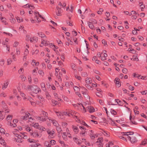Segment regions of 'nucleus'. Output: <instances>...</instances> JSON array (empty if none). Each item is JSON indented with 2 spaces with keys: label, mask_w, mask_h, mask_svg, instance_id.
Listing matches in <instances>:
<instances>
[{
  "label": "nucleus",
  "mask_w": 147,
  "mask_h": 147,
  "mask_svg": "<svg viewBox=\"0 0 147 147\" xmlns=\"http://www.w3.org/2000/svg\"><path fill=\"white\" fill-rule=\"evenodd\" d=\"M134 134V133L133 131L123 132L121 133L123 136H126L127 138L132 143H135L137 141V140L135 136L130 137L129 136V135H132Z\"/></svg>",
  "instance_id": "nucleus-1"
},
{
  "label": "nucleus",
  "mask_w": 147,
  "mask_h": 147,
  "mask_svg": "<svg viewBox=\"0 0 147 147\" xmlns=\"http://www.w3.org/2000/svg\"><path fill=\"white\" fill-rule=\"evenodd\" d=\"M26 89L28 90H31L36 94H37L41 91L40 89L37 86L35 85L28 86Z\"/></svg>",
  "instance_id": "nucleus-2"
},
{
  "label": "nucleus",
  "mask_w": 147,
  "mask_h": 147,
  "mask_svg": "<svg viewBox=\"0 0 147 147\" xmlns=\"http://www.w3.org/2000/svg\"><path fill=\"white\" fill-rule=\"evenodd\" d=\"M13 134L16 137L15 138V140L16 142L19 143L21 142H22L23 140L21 138H20V136L18 134V131L17 130H15V131L13 132Z\"/></svg>",
  "instance_id": "nucleus-3"
},
{
  "label": "nucleus",
  "mask_w": 147,
  "mask_h": 147,
  "mask_svg": "<svg viewBox=\"0 0 147 147\" xmlns=\"http://www.w3.org/2000/svg\"><path fill=\"white\" fill-rule=\"evenodd\" d=\"M31 126L37 129H38L40 130H42V131H45L46 130L45 128L44 127L39 125L38 123H33L31 124Z\"/></svg>",
  "instance_id": "nucleus-4"
},
{
  "label": "nucleus",
  "mask_w": 147,
  "mask_h": 147,
  "mask_svg": "<svg viewBox=\"0 0 147 147\" xmlns=\"http://www.w3.org/2000/svg\"><path fill=\"white\" fill-rule=\"evenodd\" d=\"M30 135L34 138H40L42 136V134L38 133L37 130L32 131L30 134Z\"/></svg>",
  "instance_id": "nucleus-5"
},
{
  "label": "nucleus",
  "mask_w": 147,
  "mask_h": 147,
  "mask_svg": "<svg viewBox=\"0 0 147 147\" xmlns=\"http://www.w3.org/2000/svg\"><path fill=\"white\" fill-rule=\"evenodd\" d=\"M70 111L71 112V115H74L75 116L74 118L76 121L78 122H80V119L79 118V114L72 110H70Z\"/></svg>",
  "instance_id": "nucleus-6"
},
{
  "label": "nucleus",
  "mask_w": 147,
  "mask_h": 147,
  "mask_svg": "<svg viewBox=\"0 0 147 147\" xmlns=\"http://www.w3.org/2000/svg\"><path fill=\"white\" fill-rule=\"evenodd\" d=\"M85 103H84L83 104H80L78 103L77 104H73L74 106H77L79 108V109H83L82 112L85 113L86 112V109L84 106L85 105Z\"/></svg>",
  "instance_id": "nucleus-7"
},
{
  "label": "nucleus",
  "mask_w": 147,
  "mask_h": 147,
  "mask_svg": "<svg viewBox=\"0 0 147 147\" xmlns=\"http://www.w3.org/2000/svg\"><path fill=\"white\" fill-rule=\"evenodd\" d=\"M47 132L49 135L48 136L49 138H53L55 137V134L54 130H50L48 129L47 130Z\"/></svg>",
  "instance_id": "nucleus-8"
},
{
  "label": "nucleus",
  "mask_w": 147,
  "mask_h": 147,
  "mask_svg": "<svg viewBox=\"0 0 147 147\" xmlns=\"http://www.w3.org/2000/svg\"><path fill=\"white\" fill-rule=\"evenodd\" d=\"M79 128L81 130L80 133V135L81 137H84L85 136L86 133V129L83 126H80Z\"/></svg>",
  "instance_id": "nucleus-9"
},
{
  "label": "nucleus",
  "mask_w": 147,
  "mask_h": 147,
  "mask_svg": "<svg viewBox=\"0 0 147 147\" xmlns=\"http://www.w3.org/2000/svg\"><path fill=\"white\" fill-rule=\"evenodd\" d=\"M55 12L57 16H60L61 15L62 10L61 8L57 6L56 7Z\"/></svg>",
  "instance_id": "nucleus-10"
},
{
  "label": "nucleus",
  "mask_w": 147,
  "mask_h": 147,
  "mask_svg": "<svg viewBox=\"0 0 147 147\" xmlns=\"http://www.w3.org/2000/svg\"><path fill=\"white\" fill-rule=\"evenodd\" d=\"M35 118L37 121H40L41 122L46 121V118H43L42 114L40 115V117L36 116Z\"/></svg>",
  "instance_id": "nucleus-11"
},
{
  "label": "nucleus",
  "mask_w": 147,
  "mask_h": 147,
  "mask_svg": "<svg viewBox=\"0 0 147 147\" xmlns=\"http://www.w3.org/2000/svg\"><path fill=\"white\" fill-rule=\"evenodd\" d=\"M89 135L92 139H94L96 137H98V136L93 134V132L92 130H90L89 132Z\"/></svg>",
  "instance_id": "nucleus-12"
},
{
  "label": "nucleus",
  "mask_w": 147,
  "mask_h": 147,
  "mask_svg": "<svg viewBox=\"0 0 147 147\" xmlns=\"http://www.w3.org/2000/svg\"><path fill=\"white\" fill-rule=\"evenodd\" d=\"M55 113L59 118L62 119L64 118V116H63L62 112H60L59 111H55Z\"/></svg>",
  "instance_id": "nucleus-13"
},
{
  "label": "nucleus",
  "mask_w": 147,
  "mask_h": 147,
  "mask_svg": "<svg viewBox=\"0 0 147 147\" xmlns=\"http://www.w3.org/2000/svg\"><path fill=\"white\" fill-rule=\"evenodd\" d=\"M48 120H49V121H51L53 125L56 127L58 126V125H59L58 123H57V121L53 119H49L48 120ZM48 121H47L48 122Z\"/></svg>",
  "instance_id": "nucleus-14"
},
{
  "label": "nucleus",
  "mask_w": 147,
  "mask_h": 147,
  "mask_svg": "<svg viewBox=\"0 0 147 147\" xmlns=\"http://www.w3.org/2000/svg\"><path fill=\"white\" fill-rule=\"evenodd\" d=\"M84 90L82 92V94H83L84 97L87 99H89V96L87 94V90L84 88Z\"/></svg>",
  "instance_id": "nucleus-15"
},
{
  "label": "nucleus",
  "mask_w": 147,
  "mask_h": 147,
  "mask_svg": "<svg viewBox=\"0 0 147 147\" xmlns=\"http://www.w3.org/2000/svg\"><path fill=\"white\" fill-rule=\"evenodd\" d=\"M49 47L55 51H56V50L58 49V47L52 43L49 44Z\"/></svg>",
  "instance_id": "nucleus-16"
},
{
  "label": "nucleus",
  "mask_w": 147,
  "mask_h": 147,
  "mask_svg": "<svg viewBox=\"0 0 147 147\" xmlns=\"http://www.w3.org/2000/svg\"><path fill=\"white\" fill-rule=\"evenodd\" d=\"M22 126L23 128H25L26 131L29 132L30 134L32 131L30 129V127H29L28 125H23Z\"/></svg>",
  "instance_id": "nucleus-17"
},
{
  "label": "nucleus",
  "mask_w": 147,
  "mask_h": 147,
  "mask_svg": "<svg viewBox=\"0 0 147 147\" xmlns=\"http://www.w3.org/2000/svg\"><path fill=\"white\" fill-rule=\"evenodd\" d=\"M63 139L65 141H67L68 140L67 137L66 132L63 133L61 134Z\"/></svg>",
  "instance_id": "nucleus-18"
},
{
  "label": "nucleus",
  "mask_w": 147,
  "mask_h": 147,
  "mask_svg": "<svg viewBox=\"0 0 147 147\" xmlns=\"http://www.w3.org/2000/svg\"><path fill=\"white\" fill-rule=\"evenodd\" d=\"M30 115V114L28 112H26L24 116H22L21 117L22 119L26 120L27 119L28 117H29Z\"/></svg>",
  "instance_id": "nucleus-19"
},
{
  "label": "nucleus",
  "mask_w": 147,
  "mask_h": 147,
  "mask_svg": "<svg viewBox=\"0 0 147 147\" xmlns=\"http://www.w3.org/2000/svg\"><path fill=\"white\" fill-rule=\"evenodd\" d=\"M9 84V81L8 80H7L5 81L4 82V83L3 84V86L2 87V89L3 90H4L5 88H6L8 85Z\"/></svg>",
  "instance_id": "nucleus-20"
},
{
  "label": "nucleus",
  "mask_w": 147,
  "mask_h": 147,
  "mask_svg": "<svg viewBox=\"0 0 147 147\" xmlns=\"http://www.w3.org/2000/svg\"><path fill=\"white\" fill-rule=\"evenodd\" d=\"M92 82L91 79L90 78H87L85 80V82L86 85H89L91 84Z\"/></svg>",
  "instance_id": "nucleus-21"
},
{
  "label": "nucleus",
  "mask_w": 147,
  "mask_h": 147,
  "mask_svg": "<svg viewBox=\"0 0 147 147\" xmlns=\"http://www.w3.org/2000/svg\"><path fill=\"white\" fill-rule=\"evenodd\" d=\"M87 108L88 110L90 113H92L95 111V109L92 107L89 106H88Z\"/></svg>",
  "instance_id": "nucleus-22"
},
{
  "label": "nucleus",
  "mask_w": 147,
  "mask_h": 147,
  "mask_svg": "<svg viewBox=\"0 0 147 147\" xmlns=\"http://www.w3.org/2000/svg\"><path fill=\"white\" fill-rule=\"evenodd\" d=\"M59 142L60 144L63 147H67L68 146L65 144L64 142L62 141L61 140H59L58 141Z\"/></svg>",
  "instance_id": "nucleus-23"
},
{
  "label": "nucleus",
  "mask_w": 147,
  "mask_h": 147,
  "mask_svg": "<svg viewBox=\"0 0 147 147\" xmlns=\"http://www.w3.org/2000/svg\"><path fill=\"white\" fill-rule=\"evenodd\" d=\"M38 40V38L36 37H33L30 38V40L31 42H36Z\"/></svg>",
  "instance_id": "nucleus-24"
},
{
  "label": "nucleus",
  "mask_w": 147,
  "mask_h": 147,
  "mask_svg": "<svg viewBox=\"0 0 147 147\" xmlns=\"http://www.w3.org/2000/svg\"><path fill=\"white\" fill-rule=\"evenodd\" d=\"M115 82L117 85V86L118 87H119L121 86V84L119 82V79L118 78H116L115 79Z\"/></svg>",
  "instance_id": "nucleus-25"
},
{
  "label": "nucleus",
  "mask_w": 147,
  "mask_h": 147,
  "mask_svg": "<svg viewBox=\"0 0 147 147\" xmlns=\"http://www.w3.org/2000/svg\"><path fill=\"white\" fill-rule=\"evenodd\" d=\"M32 65L34 66H38L39 65L38 62H36V61L34 60H33L31 62Z\"/></svg>",
  "instance_id": "nucleus-26"
},
{
  "label": "nucleus",
  "mask_w": 147,
  "mask_h": 147,
  "mask_svg": "<svg viewBox=\"0 0 147 147\" xmlns=\"http://www.w3.org/2000/svg\"><path fill=\"white\" fill-rule=\"evenodd\" d=\"M72 128L73 129L74 131L76 133H77L78 132L79 130L77 127L76 126L73 125L72 126Z\"/></svg>",
  "instance_id": "nucleus-27"
},
{
  "label": "nucleus",
  "mask_w": 147,
  "mask_h": 147,
  "mask_svg": "<svg viewBox=\"0 0 147 147\" xmlns=\"http://www.w3.org/2000/svg\"><path fill=\"white\" fill-rule=\"evenodd\" d=\"M1 21L3 23L6 25L7 24V23L6 21V20L5 18L3 17H1L0 18Z\"/></svg>",
  "instance_id": "nucleus-28"
},
{
  "label": "nucleus",
  "mask_w": 147,
  "mask_h": 147,
  "mask_svg": "<svg viewBox=\"0 0 147 147\" xmlns=\"http://www.w3.org/2000/svg\"><path fill=\"white\" fill-rule=\"evenodd\" d=\"M40 86L42 90L44 91H45L46 88L45 83L43 82H42L40 84Z\"/></svg>",
  "instance_id": "nucleus-29"
},
{
  "label": "nucleus",
  "mask_w": 147,
  "mask_h": 147,
  "mask_svg": "<svg viewBox=\"0 0 147 147\" xmlns=\"http://www.w3.org/2000/svg\"><path fill=\"white\" fill-rule=\"evenodd\" d=\"M16 18L18 23H20L23 21V19L22 18H20L18 16H17Z\"/></svg>",
  "instance_id": "nucleus-30"
},
{
  "label": "nucleus",
  "mask_w": 147,
  "mask_h": 147,
  "mask_svg": "<svg viewBox=\"0 0 147 147\" xmlns=\"http://www.w3.org/2000/svg\"><path fill=\"white\" fill-rule=\"evenodd\" d=\"M44 145L47 147H51L50 144V142L48 141H45L44 143Z\"/></svg>",
  "instance_id": "nucleus-31"
},
{
  "label": "nucleus",
  "mask_w": 147,
  "mask_h": 147,
  "mask_svg": "<svg viewBox=\"0 0 147 147\" xmlns=\"http://www.w3.org/2000/svg\"><path fill=\"white\" fill-rule=\"evenodd\" d=\"M1 107L3 109H5V108L7 107L6 104L3 101H2L1 102Z\"/></svg>",
  "instance_id": "nucleus-32"
},
{
  "label": "nucleus",
  "mask_w": 147,
  "mask_h": 147,
  "mask_svg": "<svg viewBox=\"0 0 147 147\" xmlns=\"http://www.w3.org/2000/svg\"><path fill=\"white\" fill-rule=\"evenodd\" d=\"M88 25L89 28L92 29H93L94 28V26L93 25L92 23L90 22H89L88 23Z\"/></svg>",
  "instance_id": "nucleus-33"
},
{
  "label": "nucleus",
  "mask_w": 147,
  "mask_h": 147,
  "mask_svg": "<svg viewBox=\"0 0 147 147\" xmlns=\"http://www.w3.org/2000/svg\"><path fill=\"white\" fill-rule=\"evenodd\" d=\"M20 48H17L16 49V51L15 53L16 55H18L20 54Z\"/></svg>",
  "instance_id": "nucleus-34"
},
{
  "label": "nucleus",
  "mask_w": 147,
  "mask_h": 147,
  "mask_svg": "<svg viewBox=\"0 0 147 147\" xmlns=\"http://www.w3.org/2000/svg\"><path fill=\"white\" fill-rule=\"evenodd\" d=\"M107 54H104L103 56L101 57V59L102 61H105L106 59V57H107Z\"/></svg>",
  "instance_id": "nucleus-35"
},
{
  "label": "nucleus",
  "mask_w": 147,
  "mask_h": 147,
  "mask_svg": "<svg viewBox=\"0 0 147 147\" xmlns=\"http://www.w3.org/2000/svg\"><path fill=\"white\" fill-rule=\"evenodd\" d=\"M37 15H39V14L38 13H35V18H36V21L38 22H40V20L39 19V18L38 17V16Z\"/></svg>",
  "instance_id": "nucleus-36"
},
{
  "label": "nucleus",
  "mask_w": 147,
  "mask_h": 147,
  "mask_svg": "<svg viewBox=\"0 0 147 147\" xmlns=\"http://www.w3.org/2000/svg\"><path fill=\"white\" fill-rule=\"evenodd\" d=\"M3 112V111H0V121H1L3 119L5 118L4 115H2V112Z\"/></svg>",
  "instance_id": "nucleus-37"
},
{
  "label": "nucleus",
  "mask_w": 147,
  "mask_h": 147,
  "mask_svg": "<svg viewBox=\"0 0 147 147\" xmlns=\"http://www.w3.org/2000/svg\"><path fill=\"white\" fill-rule=\"evenodd\" d=\"M130 120L131 123L132 124H135V125L137 124V123L136 122V121L132 120V116H131V115H130Z\"/></svg>",
  "instance_id": "nucleus-38"
},
{
  "label": "nucleus",
  "mask_w": 147,
  "mask_h": 147,
  "mask_svg": "<svg viewBox=\"0 0 147 147\" xmlns=\"http://www.w3.org/2000/svg\"><path fill=\"white\" fill-rule=\"evenodd\" d=\"M42 115H43V117L44 118H46V120L47 119V115H48V114L46 112H45L44 111H42Z\"/></svg>",
  "instance_id": "nucleus-39"
},
{
  "label": "nucleus",
  "mask_w": 147,
  "mask_h": 147,
  "mask_svg": "<svg viewBox=\"0 0 147 147\" xmlns=\"http://www.w3.org/2000/svg\"><path fill=\"white\" fill-rule=\"evenodd\" d=\"M121 133H121V135H122V136H119V138L121 139H122L123 140H126V139L127 138V137L126 136H123L121 134Z\"/></svg>",
  "instance_id": "nucleus-40"
},
{
  "label": "nucleus",
  "mask_w": 147,
  "mask_h": 147,
  "mask_svg": "<svg viewBox=\"0 0 147 147\" xmlns=\"http://www.w3.org/2000/svg\"><path fill=\"white\" fill-rule=\"evenodd\" d=\"M134 30H133L132 31V33L134 34H137V31H139L140 30L136 29V28H134Z\"/></svg>",
  "instance_id": "nucleus-41"
},
{
  "label": "nucleus",
  "mask_w": 147,
  "mask_h": 147,
  "mask_svg": "<svg viewBox=\"0 0 147 147\" xmlns=\"http://www.w3.org/2000/svg\"><path fill=\"white\" fill-rule=\"evenodd\" d=\"M110 112L112 114L114 115H116L117 114L116 111L113 109H111L110 110Z\"/></svg>",
  "instance_id": "nucleus-42"
},
{
  "label": "nucleus",
  "mask_w": 147,
  "mask_h": 147,
  "mask_svg": "<svg viewBox=\"0 0 147 147\" xmlns=\"http://www.w3.org/2000/svg\"><path fill=\"white\" fill-rule=\"evenodd\" d=\"M53 95L55 98H57L58 99V100H61V99L60 98L58 97V95L57 93H55V92L53 94Z\"/></svg>",
  "instance_id": "nucleus-43"
},
{
  "label": "nucleus",
  "mask_w": 147,
  "mask_h": 147,
  "mask_svg": "<svg viewBox=\"0 0 147 147\" xmlns=\"http://www.w3.org/2000/svg\"><path fill=\"white\" fill-rule=\"evenodd\" d=\"M74 89L76 91V93H78V92L80 91V89L77 86H75L74 87Z\"/></svg>",
  "instance_id": "nucleus-44"
},
{
  "label": "nucleus",
  "mask_w": 147,
  "mask_h": 147,
  "mask_svg": "<svg viewBox=\"0 0 147 147\" xmlns=\"http://www.w3.org/2000/svg\"><path fill=\"white\" fill-rule=\"evenodd\" d=\"M45 95L46 96L47 98L48 99H50L51 98V96L49 94V93L48 92L46 91L45 92Z\"/></svg>",
  "instance_id": "nucleus-45"
},
{
  "label": "nucleus",
  "mask_w": 147,
  "mask_h": 147,
  "mask_svg": "<svg viewBox=\"0 0 147 147\" xmlns=\"http://www.w3.org/2000/svg\"><path fill=\"white\" fill-rule=\"evenodd\" d=\"M56 129L58 132H60L62 131V129L59 125H58V126L56 127Z\"/></svg>",
  "instance_id": "nucleus-46"
},
{
  "label": "nucleus",
  "mask_w": 147,
  "mask_h": 147,
  "mask_svg": "<svg viewBox=\"0 0 147 147\" xmlns=\"http://www.w3.org/2000/svg\"><path fill=\"white\" fill-rule=\"evenodd\" d=\"M5 63V60L3 59H1L0 61V65L3 66Z\"/></svg>",
  "instance_id": "nucleus-47"
},
{
  "label": "nucleus",
  "mask_w": 147,
  "mask_h": 147,
  "mask_svg": "<svg viewBox=\"0 0 147 147\" xmlns=\"http://www.w3.org/2000/svg\"><path fill=\"white\" fill-rule=\"evenodd\" d=\"M139 5L140 6V8L142 9H144L145 7V6L143 5V3L142 2L140 3Z\"/></svg>",
  "instance_id": "nucleus-48"
},
{
  "label": "nucleus",
  "mask_w": 147,
  "mask_h": 147,
  "mask_svg": "<svg viewBox=\"0 0 147 147\" xmlns=\"http://www.w3.org/2000/svg\"><path fill=\"white\" fill-rule=\"evenodd\" d=\"M0 143L3 145H5V142L3 139H2L0 140Z\"/></svg>",
  "instance_id": "nucleus-49"
},
{
  "label": "nucleus",
  "mask_w": 147,
  "mask_h": 147,
  "mask_svg": "<svg viewBox=\"0 0 147 147\" xmlns=\"http://www.w3.org/2000/svg\"><path fill=\"white\" fill-rule=\"evenodd\" d=\"M108 122L112 125H114L115 124V121H113L111 118H109Z\"/></svg>",
  "instance_id": "nucleus-50"
},
{
  "label": "nucleus",
  "mask_w": 147,
  "mask_h": 147,
  "mask_svg": "<svg viewBox=\"0 0 147 147\" xmlns=\"http://www.w3.org/2000/svg\"><path fill=\"white\" fill-rule=\"evenodd\" d=\"M12 118V115H9L7 116L6 119L7 121H9L11 120Z\"/></svg>",
  "instance_id": "nucleus-51"
},
{
  "label": "nucleus",
  "mask_w": 147,
  "mask_h": 147,
  "mask_svg": "<svg viewBox=\"0 0 147 147\" xmlns=\"http://www.w3.org/2000/svg\"><path fill=\"white\" fill-rule=\"evenodd\" d=\"M50 144L51 145H53L56 143V141L54 140H51L50 141Z\"/></svg>",
  "instance_id": "nucleus-52"
},
{
  "label": "nucleus",
  "mask_w": 147,
  "mask_h": 147,
  "mask_svg": "<svg viewBox=\"0 0 147 147\" xmlns=\"http://www.w3.org/2000/svg\"><path fill=\"white\" fill-rule=\"evenodd\" d=\"M28 141L30 143H34L36 142V141L32 139H29Z\"/></svg>",
  "instance_id": "nucleus-53"
},
{
  "label": "nucleus",
  "mask_w": 147,
  "mask_h": 147,
  "mask_svg": "<svg viewBox=\"0 0 147 147\" xmlns=\"http://www.w3.org/2000/svg\"><path fill=\"white\" fill-rule=\"evenodd\" d=\"M41 43L42 44H44L45 45H48L47 41H45L43 39H42Z\"/></svg>",
  "instance_id": "nucleus-54"
},
{
  "label": "nucleus",
  "mask_w": 147,
  "mask_h": 147,
  "mask_svg": "<svg viewBox=\"0 0 147 147\" xmlns=\"http://www.w3.org/2000/svg\"><path fill=\"white\" fill-rule=\"evenodd\" d=\"M10 21L11 23L13 24H14L16 22V20L15 19L13 18H10Z\"/></svg>",
  "instance_id": "nucleus-55"
},
{
  "label": "nucleus",
  "mask_w": 147,
  "mask_h": 147,
  "mask_svg": "<svg viewBox=\"0 0 147 147\" xmlns=\"http://www.w3.org/2000/svg\"><path fill=\"white\" fill-rule=\"evenodd\" d=\"M38 36L41 37H44L45 36V34L41 32H39L38 33Z\"/></svg>",
  "instance_id": "nucleus-56"
},
{
  "label": "nucleus",
  "mask_w": 147,
  "mask_h": 147,
  "mask_svg": "<svg viewBox=\"0 0 147 147\" xmlns=\"http://www.w3.org/2000/svg\"><path fill=\"white\" fill-rule=\"evenodd\" d=\"M38 68H36L35 69H34L33 71H32V74L33 75H36V74L37 73V71L38 70Z\"/></svg>",
  "instance_id": "nucleus-57"
},
{
  "label": "nucleus",
  "mask_w": 147,
  "mask_h": 147,
  "mask_svg": "<svg viewBox=\"0 0 147 147\" xmlns=\"http://www.w3.org/2000/svg\"><path fill=\"white\" fill-rule=\"evenodd\" d=\"M147 143V140L144 139L141 143V145H145Z\"/></svg>",
  "instance_id": "nucleus-58"
},
{
  "label": "nucleus",
  "mask_w": 147,
  "mask_h": 147,
  "mask_svg": "<svg viewBox=\"0 0 147 147\" xmlns=\"http://www.w3.org/2000/svg\"><path fill=\"white\" fill-rule=\"evenodd\" d=\"M20 95L24 99H26L27 98L26 96L23 93L20 92Z\"/></svg>",
  "instance_id": "nucleus-59"
},
{
  "label": "nucleus",
  "mask_w": 147,
  "mask_h": 147,
  "mask_svg": "<svg viewBox=\"0 0 147 147\" xmlns=\"http://www.w3.org/2000/svg\"><path fill=\"white\" fill-rule=\"evenodd\" d=\"M38 72L39 74L43 76L44 75V72L43 71L41 70H38Z\"/></svg>",
  "instance_id": "nucleus-60"
},
{
  "label": "nucleus",
  "mask_w": 147,
  "mask_h": 147,
  "mask_svg": "<svg viewBox=\"0 0 147 147\" xmlns=\"http://www.w3.org/2000/svg\"><path fill=\"white\" fill-rule=\"evenodd\" d=\"M103 140L102 138H99L98 139V140L96 142V143H102V141Z\"/></svg>",
  "instance_id": "nucleus-61"
},
{
  "label": "nucleus",
  "mask_w": 147,
  "mask_h": 147,
  "mask_svg": "<svg viewBox=\"0 0 147 147\" xmlns=\"http://www.w3.org/2000/svg\"><path fill=\"white\" fill-rule=\"evenodd\" d=\"M19 44V42L17 41H15L13 45V47H16Z\"/></svg>",
  "instance_id": "nucleus-62"
},
{
  "label": "nucleus",
  "mask_w": 147,
  "mask_h": 147,
  "mask_svg": "<svg viewBox=\"0 0 147 147\" xmlns=\"http://www.w3.org/2000/svg\"><path fill=\"white\" fill-rule=\"evenodd\" d=\"M12 61V59L11 58H9L8 59L7 61V65H10L11 64Z\"/></svg>",
  "instance_id": "nucleus-63"
},
{
  "label": "nucleus",
  "mask_w": 147,
  "mask_h": 147,
  "mask_svg": "<svg viewBox=\"0 0 147 147\" xmlns=\"http://www.w3.org/2000/svg\"><path fill=\"white\" fill-rule=\"evenodd\" d=\"M31 147H38V145L36 143H33L30 145Z\"/></svg>",
  "instance_id": "nucleus-64"
}]
</instances>
